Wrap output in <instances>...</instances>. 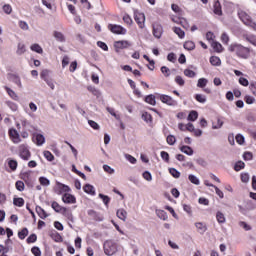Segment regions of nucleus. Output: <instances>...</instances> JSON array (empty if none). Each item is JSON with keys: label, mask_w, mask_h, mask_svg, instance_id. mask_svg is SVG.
I'll return each instance as SVG.
<instances>
[{"label": "nucleus", "mask_w": 256, "mask_h": 256, "mask_svg": "<svg viewBox=\"0 0 256 256\" xmlns=\"http://www.w3.org/2000/svg\"><path fill=\"white\" fill-rule=\"evenodd\" d=\"M230 53H235L239 59H249L251 57V48L245 47L239 43H232L228 46Z\"/></svg>", "instance_id": "1"}, {"label": "nucleus", "mask_w": 256, "mask_h": 256, "mask_svg": "<svg viewBox=\"0 0 256 256\" xmlns=\"http://www.w3.org/2000/svg\"><path fill=\"white\" fill-rule=\"evenodd\" d=\"M238 17H239V19L242 20L244 25H247V27H251V29L256 31V22L253 21V19L251 18V16H249V14H247V12L239 11L238 12Z\"/></svg>", "instance_id": "2"}, {"label": "nucleus", "mask_w": 256, "mask_h": 256, "mask_svg": "<svg viewBox=\"0 0 256 256\" xmlns=\"http://www.w3.org/2000/svg\"><path fill=\"white\" fill-rule=\"evenodd\" d=\"M104 253L108 256L115 255V253H117V243L111 240H107L104 243Z\"/></svg>", "instance_id": "3"}, {"label": "nucleus", "mask_w": 256, "mask_h": 256, "mask_svg": "<svg viewBox=\"0 0 256 256\" xmlns=\"http://www.w3.org/2000/svg\"><path fill=\"white\" fill-rule=\"evenodd\" d=\"M134 19L139 26V29H145V14L139 11L134 12Z\"/></svg>", "instance_id": "4"}, {"label": "nucleus", "mask_w": 256, "mask_h": 256, "mask_svg": "<svg viewBox=\"0 0 256 256\" xmlns=\"http://www.w3.org/2000/svg\"><path fill=\"white\" fill-rule=\"evenodd\" d=\"M108 29L115 35H125V33H127V30L125 28L117 24L108 25Z\"/></svg>", "instance_id": "5"}, {"label": "nucleus", "mask_w": 256, "mask_h": 256, "mask_svg": "<svg viewBox=\"0 0 256 256\" xmlns=\"http://www.w3.org/2000/svg\"><path fill=\"white\" fill-rule=\"evenodd\" d=\"M152 33L155 39H161L163 35V26L159 23H153L152 24Z\"/></svg>", "instance_id": "6"}, {"label": "nucleus", "mask_w": 256, "mask_h": 256, "mask_svg": "<svg viewBox=\"0 0 256 256\" xmlns=\"http://www.w3.org/2000/svg\"><path fill=\"white\" fill-rule=\"evenodd\" d=\"M160 101H162L163 103H165L166 105H169L170 107H176L177 105V100H174L171 96L169 95H165V94H161L159 96Z\"/></svg>", "instance_id": "7"}, {"label": "nucleus", "mask_w": 256, "mask_h": 256, "mask_svg": "<svg viewBox=\"0 0 256 256\" xmlns=\"http://www.w3.org/2000/svg\"><path fill=\"white\" fill-rule=\"evenodd\" d=\"M20 150V157L24 159V161H29L31 158V152L29 151V148H27V145L22 144L19 147Z\"/></svg>", "instance_id": "8"}, {"label": "nucleus", "mask_w": 256, "mask_h": 256, "mask_svg": "<svg viewBox=\"0 0 256 256\" xmlns=\"http://www.w3.org/2000/svg\"><path fill=\"white\" fill-rule=\"evenodd\" d=\"M69 191H71L69 186L61 182H56V193H58V195H61V193H69Z\"/></svg>", "instance_id": "9"}, {"label": "nucleus", "mask_w": 256, "mask_h": 256, "mask_svg": "<svg viewBox=\"0 0 256 256\" xmlns=\"http://www.w3.org/2000/svg\"><path fill=\"white\" fill-rule=\"evenodd\" d=\"M114 47L115 49H129V47H131V42L127 40L116 41Z\"/></svg>", "instance_id": "10"}, {"label": "nucleus", "mask_w": 256, "mask_h": 256, "mask_svg": "<svg viewBox=\"0 0 256 256\" xmlns=\"http://www.w3.org/2000/svg\"><path fill=\"white\" fill-rule=\"evenodd\" d=\"M9 135H10L13 143H21V136H19V132H17V130L10 129Z\"/></svg>", "instance_id": "11"}, {"label": "nucleus", "mask_w": 256, "mask_h": 256, "mask_svg": "<svg viewBox=\"0 0 256 256\" xmlns=\"http://www.w3.org/2000/svg\"><path fill=\"white\" fill-rule=\"evenodd\" d=\"M195 227L197 229V232L200 233V235H205V232L207 231V224L204 222H196Z\"/></svg>", "instance_id": "12"}, {"label": "nucleus", "mask_w": 256, "mask_h": 256, "mask_svg": "<svg viewBox=\"0 0 256 256\" xmlns=\"http://www.w3.org/2000/svg\"><path fill=\"white\" fill-rule=\"evenodd\" d=\"M34 143L38 147L45 145V136H43L42 134H34Z\"/></svg>", "instance_id": "13"}, {"label": "nucleus", "mask_w": 256, "mask_h": 256, "mask_svg": "<svg viewBox=\"0 0 256 256\" xmlns=\"http://www.w3.org/2000/svg\"><path fill=\"white\" fill-rule=\"evenodd\" d=\"M213 13L215 15H218L219 17H221V15H223V10L221 8V2H219V0L214 2Z\"/></svg>", "instance_id": "14"}, {"label": "nucleus", "mask_w": 256, "mask_h": 256, "mask_svg": "<svg viewBox=\"0 0 256 256\" xmlns=\"http://www.w3.org/2000/svg\"><path fill=\"white\" fill-rule=\"evenodd\" d=\"M62 201L63 203L71 204V203H76L77 200L75 199V196H73L72 194L65 193L62 196Z\"/></svg>", "instance_id": "15"}, {"label": "nucleus", "mask_w": 256, "mask_h": 256, "mask_svg": "<svg viewBox=\"0 0 256 256\" xmlns=\"http://www.w3.org/2000/svg\"><path fill=\"white\" fill-rule=\"evenodd\" d=\"M116 215L118 219H121V221H127V210L120 208L117 210Z\"/></svg>", "instance_id": "16"}, {"label": "nucleus", "mask_w": 256, "mask_h": 256, "mask_svg": "<svg viewBox=\"0 0 256 256\" xmlns=\"http://www.w3.org/2000/svg\"><path fill=\"white\" fill-rule=\"evenodd\" d=\"M22 127L25 131H32V129H35V127L31 125V122H29V120L26 118L22 119Z\"/></svg>", "instance_id": "17"}, {"label": "nucleus", "mask_w": 256, "mask_h": 256, "mask_svg": "<svg viewBox=\"0 0 256 256\" xmlns=\"http://www.w3.org/2000/svg\"><path fill=\"white\" fill-rule=\"evenodd\" d=\"M5 90L8 93L9 97L13 99V101H19V96L17 95V93H15V91H13V89L6 86Z\"/></svg>", "instance_id": "18"}, {"label": "nucleus", "mask_w": 256, "mask_h": 256, "mask_svg": "<svg viewBox=\"0 0 256 256\" xmlns=\"http://www.w3.org/2000/svg\"><path fill=\"white\" fill-rule=\"evenodd\" d=\"M36 213L40 217V219H47L48 215L47 212L40 206H36Z\"/></svg>", "instance_id": "19"}, {"label": "nucleus", "mask_w": 256, "mask_h": 256, "mask_svg": "<svg viewBox=\"0 0 256 256\" xmlns=\"http://www.w3.org/2000/svg\"><path fill=\"white\" fill-rule=\"evenodd\" d=\"M27 52V48L25 47L24 43H18L17 46V55H25V53Z\"/></svg>", "instance_id": "20"}, {"label": "nucleus", "mask_w": 256, "mask_h": 256, "mask_svg": "<svg viewBox=\"0 0 256 256\" xmlns=\"http://www.w3.org/2000/svg\"><path fill=\"white\" fill-rule=\"evenodd\" d=\"M156 215L159 219H162V221H167V219L169 218L165 210H156Z\"/></svg>", "instance_id": "21"}, {"label": "nucleus", "mask_w": 256, "mask_h": 256, "mask_svg": "<svg viewBox=\"0 0 256 256\" xmlns=\"http://www.w3.org/2000/svg\"><path fill=\"white\" fill-rule=\"evenodd\" d=\"M210 63L214 67H219V66H221V58L217 57V56H211L210 57Z\"/></svg>", "instance_id": "22"}, {"label": "nucleus", "mask_w": 256, "mask_h": 256, "mask_svg": "<svg viewBox=\"0 0 256 256\" xmlns=\"http://www.w3.org/2000/svg\"><path fill=\"white\" fill-rule=\"evenodd\" d=\"M84 192L88 193V195H95V187L91 184H86L84 187Z\"/></svg>", "instance_id": "23"}, {"label": "nucleus", "mask_w": 256, "mask_h": 256, "mask_svg": "<svg viewBox=\"0 0 256 256\" xmlns=\"http://www.w3.org/2000/svg\"><path fill=\"white\" fill-rule=\"evenodd\" d=\"M180 151L182 153H185V155H193L194 151H193V148H191L190 146H181L180 147Z\"/></svg>", "instance_id": "24"}, {"label": "nucleus", "mask_w": 256, "mask_h": 256, "mask_svg": "<svg viewBox=\"0 0 256 256\" xmlns=\"http://www.w3.org/2000/svg\"><path fill=\"white\" fill-rule=\"evenodd\" d=\"M216 219H217V222L220 224H223L227 221V219L225 218V214H223V212L221 211H218L216 213Z\"/></svg>", "instance_id": "25"}, {"label": "nucleus", "mask_w": 256, "mask_h": 256, "mask_svg": "<svg viewBox=\"0 0 256 256\" xmlns=\"http://www.w3.org/2000/svg\"><path fill=\"white\" fill-rule=\"evenodd\" d=\"M145 101L152 106L157 105V101L155 100V95L150 94L148 96L145 97Z\"/></svg>", "instance_id": "26"}, {"label": "nucleus", "mask_w": 256, "mask_h": 256, "mask_svg": "<svg viewBox=\"0 0 256 256\" xmlns=\"http://www.w3.org/2000/svg\"><path fill=\"white\" fill-rule=\"evenodd\" d=\"M51 207L56 213H63V210L65 209V207L59 205L57 202H52Z\"/></svg>", "instance_id": "27"}, {"label": "nucleus", "mask_w": 256, "mask_h": 256, "mask_svg": "<svg viewBox=\"0 0 256 256\" xmlns=\"http://www.w3.org/2000/svg\"><path fill=\"white\" fill-rule=\"evenodd\" d=\"M212 47L216 53H223V45L219 42H212Z\"/></svg>", "instance_id": "28"}, {"label": "nucleus", "mask_w": 256, "mask_h": 256, "mask_svg": "<svg viewBox=\"0 0 256 256\" xmlns=\"http://www.w3.org/2000/svg\"><path fill=\"white\" fill-rule=\"evenodd\" d=\"M173 31L176 35H178V37L180 39H184L185 38V31H183L181 28L179 27H174Z\"/></svg>", "instance_id": "29"}, {"label": "nucleus", "mask_w": 256, "mask_h": 256, "mask_svg": "<svg viewBox=\"0 0 256 256\" xmlns=\"http://www.w3.org/2000/svg\"><path fill=\"white\" fill-rule=\"evenodd\" d=\"M106 111H108V113H110V115H112V117H115V119L117 121H121V116L117 113H115V109L111 108V107H107Z\"/></svg>", "instance_id": "30"}, {"label": "nucleus", "mask_w": 256, "mask_h": 256, "mask_svg": "<svg viewBox=\"0 0 256 256\" xmlns=\"http://www.w3.org/2000/svg\"><path fill=\"white\" fill-rule=\"evenodd\" d=\"M31 51H34L35 53H39L40 55L43 53V48L39 44H32L30 46Z\"/></svg>", "instance_id": "31"}, {"label": "nucleus", "mask_w": 256, "mask_h": 256, "mask_svg": "<svg viewBox=\"0 0 256 256\" xmlns=\"http://www.w3.org/2000/svg\"><path fill=\"white\" fill-rule=\"evenodd\" d=\"M184 49H187V51H193V49H195V42H193V41H186L184 43Z\"/></svg>", "instance_id": "32"}, {"label": "nucleus", "mask_w": 256, "mask_h": 256, "mask_svg": "<svg viewBox=\"0 0 256 256\" xmlns=\"http://www.w3.org/2000/svg\"><path fill=\"white\" fill-rule=\"evenodd\" d=\"M199 117V113L197 111L192 110L188 115V121H197V118Z\"/></svg>", "instance_id": "33"}, {"label": "nucleus", "mask_w": 256, "mask_h": 256, "mask_svg": "<svg viewBox=\"0 0 256 256\" xmlns=\"http://www.w3.org/2000/svg\"><path fill=\"white\" fill-rule=\"evenodd\" d=\"M188 180L190 181V183H192L193 185H200V181H199V178H197V176L193 175V174H190L188 176Z\"/></svg>", "instance_id": "34"}, {"label": "nucleus", "mask_w": 256, "mask_h": 256, "mask_svg": "<svg viewBox=\"0 0 256 256\" xmlns=\"http://www.w3.org/2000/svg\"><path fill=\"white\" fill-rule=\"evenodd\" d=\"M88 91H90V93H92V95L95 97H101V91L93 86L88 87Z\"/></svg>", "instance_id": "35"}, {"label": "nucleus", "mask_w": 256, "mask_h": 256, "mask_svg": "<svg viewBox=\"0 0 256 256\" xmlns=\"http://www.w3.org/2000/svg\"><path fill=\"white\" fill-rule=\"evenodd\" d=\"M169 173L170 175H172V177H174L175 179H179V177H181V172H179V170L175 169V168H170L169 169Z\"/></svg>", "instance_id": "36"}, {"label": "nucleus", "mask_w": 256, "mask_h": 256, "mask_svg": "<svg viewBox=\"0 0 256 256\" xmlns=\"http://www.w3.org/2000/svg\"><path fill=\"white\" fill-rule=\"evenodd\" d=\"M239 227H241L242 229H244V231H251L252 227L251 225H249L247 222L245 221H240L238 223Z\"/></svg>", "instance_id": "37"}, {"label": "nucleus", "mask_w": 256, "mask_h": 256, "mask_svg": "<svg viewBox=\"0 0 256 256\" xmlns=\"http://www.w3.org/2000/svg\"><path fill=\"white\" fill-rule=\"evenodd\" d=\"M62 215L67 217V219H69L70 221H73V213H71V210L64 208L62 211Z\"/></svg>", "instance_id": "38"}, {"label": "nucleus", "mask_w": 256, "mask_h": 256, "mask_svg": "<svg viewBox=\"0 0 256 256\" xmlns=\"http://www.w3.org/2000/svg\"><path fill=\"white\" fill-rule=\"evenodd\" d=\"M241 169H245V162L243 161L236 162V164L234 165V170L239 172L241 171Z\"/></svg>", "instance_id": "39"}, {"label": "nucleus", "mask_w": 256, "mask_h": 256, "mask_svg": "<svg viewBox=\"0 0 256 256\" xmlns=\"http://www.w3.org/2000/svg\"><path fill=\"white\" fill-rule=\"evenodd\" d=\"M13 203L16 207H23V205H25V200H23V198H14Z\"/></svg>", "instance_id": "40"}, {"label": "nucleus", "mask_w": 256, "mask_h": 256, "mask_svg": "<svg viewBox=\"0 0 256 256\" xmlns=\"http://www.w3.org/2000/svg\"><path fill=\"white\" fill-rule=\"evenodd\" d=\"M142 119L143 121H145L146 123H151L153 121V117L151 116V114L144 112L142 114Z\"/></svg>", "instance_id": "41"}, {"label": "nucleus", "mask_w": 256, "mask_h": 256, "mask_svg": "<svg viewBox=\"0 0 256 256\" xmlns=\"http://www.w3.org/2000/svg\"><path fill=\"white\" fill-rule=\"evenodd\" d=\"M195 99L198 103H207V97L203 94H196Z\"/></svg>", "instance_id": "42"}, {"label": "nucleus", "mask_w": 256, "mask_h": 256, "mask_svg": "<svg viewBox=\"0 0 256 256\" xmlns=\"http://www.w3.org/2000/svg\"><path fill=\"white\" fill-rule=\"evenodd\" d=\"M27 235H29V230H27V228H23V229L18 233L19 239H25V237H27Z\"/></svg>", "instance_id": "43"}, {"label": "nucleus", "mask_w": 256, "mask_h": 256, "mask_svg": "<svg viewBox=\"0 0 256 256\" xmlns=\"http://www.w3.org/2000/svg\"><path fill=\"white\" fill-rule=\"evenodd\" d=\"M43 155H44L45 159H47V161L55 160V156H53V154L50 151H44Z\"/></svg>", "instance_id": "44"}, {"label": "nucleus", "mask_w": 256, "mask_h": 256, "mask_svg": "<svg viewBox=\"0 0 256 256\" xmlns=\"http://www.w3.org/2000/svg\"><path fill=\"white\" fill-rule=\"evenodd\" d=\"M39 182L41 185H43V187H49V185L51 184L49 179H47L46 177H40Z\"/></svg>", "instance_id": "45"}, {"label": "nucleus", "mask_w": 256, "mask_h": 256, "mask_svg": "<svg viewBox=\"0 0 256 256\" xmlns=\"http://www.w3.org/2000/svg\"><path fill=\"white\" fill-rule=\"evenodd\" d=\"M100 199H102L104 205H106V207H108L109 202L111 201V198H109V196L104 195V194H99Z\"/></svg>", "instance_id": "46"}, {"label": "nucleus", "mask_w": 256, "mask_h": 256, "mask_svg": "<svg viewBox=\"0 0 256 256\" xmlns=\"http://www.w3.org/2000/svg\"><path fill=\"white\" fill-rule=\"evenodd\" d=\"M54 37L61 43H63V41H65V36H63V33H61V32H58V31L54 32Z\"/></svg>", "instance_id": "47"}, {"label": "nucleus", "mask_w": 256, "mask_h": 256, "mask_svg": "<svg viewBox=\"0 0 256 256\" xmlns=\"http://www.w3.org/2000/svg\"><path fill=\"white\" fill-rule=\"evenodd\" d=\"M166 141L168 145H174L175 143H177V138H175L174 135H169L167 136Z\"/></svg>", "instance_id": "48"}, {"label": "nucleus", "mask_w": 256, "mask_h": 256, "mask_svg": "<svg viewBox=\"0 0 256 256\" xmlns=\"http://www.w3.org/2000/svg\"><path fill=\"white\" fill-rule=\"evenodd\" d=\"M124 157L132 165H135V163H137V159L135 157H133L132 155H130V154H125Z\"/></svg>", "instance_id": "49"}, {"label": "nucleus", "mask_w": 256, "mask_h": 256, "mask_svg": "<svg viewBox=\"0 0 256 256\" xmlns=\"http://www.w3.org/2000/svg\"><path fill=\"white\" fill-rule=\"evenodd\" d=\"M184 75L186 77H190L191 79H193V77H195V75H197V74L195 73V71H193L191 69H185L184 70Z\"/></svg>", "instance_id": "50"}, {"label": "nucleus", "mask_w": 256, "mask_h": 256, "mask_svg": "<svg viewBox=\"0 0 256 256\" xmlns=\"http://www.w3.org/2000/svg\"><path fill=\"white\" fill-rule=\"evenodd\" d=\"M2 9L4 13H6V15H11V13L13 12V8H11V5L9 4H5Z\"/></svg>", "instance_id": "51"}, {"label": "nucleus", "mask_w": 256, "mask_h": 256, "mask_svg": "<svg viewBox=\"0 0 256 256\" xmlns=\"http://www.w3.org/2000/svg\"><path fill=\"white\" fill-rule=\"evenodd\" d=\"M5 103H6L7 107H9V109H11V111H17L18 107L14 102L6 101Z\"/></svg>", "instance_id": "52"}, {"label": "nucleus", "mask_w": 256, "mask_h": 256, "mask_svg": "<svg viewBox=\"0 0 256 256\" xmlns=\"http://www.w3.org/2000/svg\"><path fill=\"white\" fill-rule=\"evenodd\" d=\"M207 83H208L207 79H205V78H200V79L198 80L197 87H200V88L206 87V86H207Z\"/></svg>", "instance_id": "53"}, {"label": "nucleus", "mask_w": 256, "mask_h": 256, "mask_svg": "<svg viewBox=\"0 0 256 256\" xmlns=\"http://www.w3.org/2000/svg\"><path fill=\"white\" fill-rule=\"evenodd\" d=\"M88 125H90V127H92V129H95L96 131H99L100 129L99 124L93 120H88Z\"/></svg>", "instance_id": "54"}, {"label": "nucleus", "mask_w": 256, "mask_h": 256, "mask_svg": "<svg viewBox=\"0 0 256 256\" xmlns=\"http://www.w3.org/2000/svg\"><path fill=\"white\" fill-rule=\"evenodd\" d=\"M103 169L106 173H109V175H113L115 173V169L111 168V166L104 164Z\"/></svg>", "instance_id": "55"}, {"label": "nucleus", "mask_w": 256, "mask_h": 256, "mask_svg": "<svg viewBox=\"0 0 256 256\" xmlns=\"http://www.w3.org/2000/svg\"><path fill=\"white\" fill-rule=\"evenodd\" d=\"M240 179H241L242 183H247L250 179L249 173H247V172L242 173L240 175Z\"/></svg>", "instance_id": "56"}, {"label": "nucleus", "mask_w": 256, "mask_h": 256, "mask_svg": "<svg viewBox=\"0 0 256 256\" xmlns=\"http://www.w3.org/2000/svg\"><path fill=\"white\" fill-rule=\"evenodd\" d=\"M19 27L22 29V31H29V24H27L25 21H20Z\"/></svg>", "instance_id": "57"}, {"label": "nucleus", "mask_w": 256, "mask_h": 256, "mask_svg": "<svg viewBox=\"0 0 256 256\" xmlns=\"http://www.w3.org/2000/svg\"><path fill=\"white\" fill-rule=\"evenodd\" d=\"M236 143L243 145V143H245V137L241 134L236 135Z\"/></svg>", "instance_id": "58"}, {"label": "nucleus", "mask_w": 256, "mask_h": 256, "mask_svg": "<svg viewBox=\"0 0 256 256\" xmlns=\"http://www.w3.org/2000/svg\"><path fill=\"white\" fill-rule=\"evenodd\" d=\"M16 189L18 191H24L25 190V183H23V181H17L16 182Z\"/></svg>", "instance_id": "59"}, {"label": "nucleus", "mask_w": 256, "mask_h": 256, "mask_svg": "<svg viewBox=\"0 0 256 256\" xmlns=\"http://www.w3.org/2000/svg\"><path fill=\"white\" fill-rule=\"evenodd\" d=\"M196 163L200 165V167H207L208 163L203 158L196 159Z\"/></svg>", "instance_id": "60"}, {"label": "nucleus", "mask_w": 256, "mask_h": 256, "mask_svg": "<svg viewBox=\"0 0 256 256\" xmlns=\"http://www.w3.org/2000/svg\"><path fill=\"white\" fill-rule=\"evenodd\" d=\"M221 41L224 45H229V35L227 33H223L221 36Z\"/></svg>", "instance_id": "61"}, {"label": "nucleus", "mask_w": 256, "mask_h": 256, "mask_svg": "<svg viewBox=\"0 0 256 256\" xmlns=\"http://www.w3.org/2000/svg\"><path fill=\"white\" fill-rule=\"evenodd\" d=\"M41 79L47 81L49 78V70H43L40 74Z\"/></svg>", "instance_id": "62"}, {"label": "nucleus", "mask_w": 256, "mask_h": 256, "mask_svg": "<svg viewBox=\"0 0 256 256\" xmlns=\"http://www.w3.org/2000/svg\"><path fill=\"white\" fill-rule=\"evenodd\" d=\"M183 209L184 211L189 214V215H193V210L191 208V206L187 205V204H183Z\"/></svg>", "instance_id": "63"}, {"label": "nucleus", "mask_w": 256, "mask_h": 256, "mask_svg": "<svg viewBox=\"0 0 256 256\" xmlns=\"http://www.w3.org/2000/svg\"><path fill=\"white\" fill-rule=\"evenodd\" d=\"M31 251H32L33 255H35V256H41V249H39V247H33V248L31 249Z\"/></svg>", "instance_id": "64"}]
</instances>
